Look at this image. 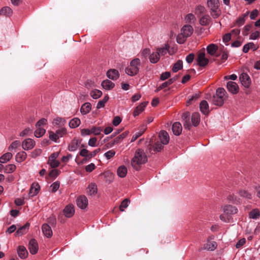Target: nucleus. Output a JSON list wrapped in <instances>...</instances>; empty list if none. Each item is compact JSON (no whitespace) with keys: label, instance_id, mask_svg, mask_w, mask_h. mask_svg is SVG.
I'll return each mask as SVG.
<instances>
[{"label":"nucleus","instance_id":"f257e3e1","mask_svg":"<svg viewBox=\"0 0 260 260\" xmlns=\"http://www.w3.org/2000/svg\"><path fill=\"white\" fill-rule=\"evenodd\" d=\"M147 156L144 151L141 149H137L131 160V165L133 169L139 171L143 165L147 161Z\"/></svg>","mask_w":260,"mask_h":260},{"label":"nucleus","instance_id":"f03ea898","mask_svg":"<svg viewBox=\"0 0 260 260\" xmlns=\"http://www.w3.org/2000/svg\"><path fill=\"white\" fill-rule=\"evenodd\" d=\"M223 213L220 215V219L224 222H229L231 220V215L235 214L238 212V209L230 205H225L221 207Z\"/></svg>","mask_w":260,"mask_h":260},{"label":"nucleus","instance_id":"7ed1b4c3","mask_svg":"<svg viewBox=\"0 0 260 260\" xmlns=\"http://www.w3.org/2000/svg\"><path fill=\"white\" fill-rule=\"evenodd\" d=\"M193 32V28L190 25H185L181 29L180 33L176 38L178 43L182 44L186 41V39L190 37Z\"/></svg>","mask_w":260,"mask_h":260},{"label":"nucleus","instance_id":"20e7f679","mask_svg":"<svg viewBox=\"0 0 260 260\" xmlns=\"http://www.w3.org/2000/svg\"><path fill=\"white\" fill-rule=\"evenodd\" d=\"M207 6L210 10V14L212 18L215 19L220 16L221 12L219 9V0H207Z\"/></svg>","mask_w":260,"mask_h":260},{"label":"nucleus","instance_id":"39448f33","mask_svg":"<svg viewBox=\"0 0 260 260\" xmlns=\"http://www.w3.org/2000/svg\"><path fill=\"white\" fill-rule=\"evenodd\" d=\"M141 61L139 58H135L133 59L125 69V73L131 76H134L137 75L139 71Z\"/></svg>","mask_w":260,"mask_h":260},{"label":"nucleus","instance_id":"423d86ee","mask_svg":"<svg viewBox=\"0 0 260 260\" xmlns=\"http://www.w3.org/2000/svg\"><path fill=\"white\" fill-rule=\"evenodd\" d=\"M226 91L223 88H219L216 90V93L213 95L212 99L213 103L216 106H222L227 96Z\"/></svg>","mask_w":260,"mask_h":260},{"label":"nucleus","instance_id":"0eeeda50","mask_svg":"<svg viewBox=\"0 0 260 260\" xmlns=\"http://www.w3.org/2000/svg\"><path fill=\"white\" fill-rule=\"evenodd\" d=\"M198 64L200 67H204L208 64L209 59L206 57V54L204 50L199 51L197 58Z\"/></svg>","mask_w":260,"mask_h":260},{"label":"nucleus","instance_id":"6e6552de","mask_svg":"<svg viewBox=\"0 0 260 260\" xmlns=\"http://www.w3.org/2000/svg\"><path fill=\"white\" fill-rule=\"evenodd\" d=\"M59 152L52 153L48 158V164L52 168H55L59 166L60 162L57 159L59 156Z\"/></svg>","mask_w":260,"mask_h":260},{"label":"nucleus","instance_id":"1a4fd4ad","mask_svg":"<svg viewBox=\"0 0 260 260\" xmlns=\"http://www.w3.org/2000/svg\"><path fill=\"white\" fill-rule=\"evenodd\" d=\"M76 204L79 208L81 209H84L87 207L88 201L85 196H81L76 199Z\"/></svg>","mask_w":260,"mask_h":260},{"label":"nucleus","instance_id":"9d476101","mask_svg":"<svg viewBox=\"0 0 260 260\" xmlns=\"http://www.w3.org/2000/svg\"><path fill=\"white\" fill-rule=\"evenodd\" d=\"M217 246L216 242L212 240V238L208 239L207 242L204 245L202 249L208 251H213L217 248Z\"/></svg>","mask_w":260,"mask_h":260},{"label":"nucleus","instance_id":"9b49d317","mask_svg":"<svg viewBox=\"0 0 260 260\" xmlns=\"http://www.w3.org/2000/svg\"><path fill=\"white\" fill-rule=\"evenodd\" d=\"M36 143L32 139L28 138L24 140L22 143V146L24 150H28L32 149L35 146Z\"/></svg>","mask_w":260,"mask_h":260},{"label":"nucleus","instance_id":"f8f14e48","mask_svg":"<svg viewBox=\"0 0 260 260\" xmlns=\"http://www.w3.org/2000/svg\"><path fill=\"white\" fill-rule=\"evenodd\" d=\"M75 212L74 206L73 204L67 205L63 210L64 216L67 218L72 217L74 215Z\"/></svg>","mask_w":260,"mask_h":260},{"label":"nucleus","instance_id":"ddd939ff","mask_svg":"<svg viewBox=\"0 0 260 260\" xmlns=\"http://www.w3.org/2000/svg\"><path fill=\"white\" fill-rule=\"evenodd\" d=\"M239 79L243 86L246 88H248L250 84V79L249 76L246 73H242Z\"/></svg>","mask_w":260,"mask_h":260},{"label":"nucleus","instance_id":"4468645a","mask_svg":"<svg viewBox=\"0 0 260 260\" xmlns=\"http://www.w3.org/2000/svg\"><path fill=\"white\" fill-rule=\"evenodd\" d=\"M158 138L161 144L167 145L170 140L168 133L165 131H161L158 134Z\"/></svg>","mask_w":260,"mask_h":260},{"label":"nucleus","instance_id":"2eb2a0df","mask_svg":"<svg viewBox=\"0 0 260 260\" xmlns=\"http://www.w3.org/2000/svg\"><path fill=\"white\" fill-rule=\"evenodd\" d=\"M227 89L232 94H236L239 91V86L234 81H229L226 84Z\"/></svg>","mask_w":260,"mask_h":260},{"label":"nucleus","instance_id":"dca6fc26","mask_svg":"<svg viewBox=\"0 0 260 260\" xmlns=\"http://www.w3.org/2000/svg\"><path fill=\"white\" fill-rule=\"evenodd\" d=\"M28 248L29 252L32 254H35L37 253L39 247L37 241L35 239H31L29 242Z\"/></svg>","mask_w":260,"mask_h":260},{"label":"nucleus","instance_id":"f3484780","mask_svg":"<svg viewBox=\"0 0 260 260\" xmlns=\"http://www.w3.org/2000/svg\"><path fill=\"white\" fill-rule=\"evenodd\" d=\"M182 121L183 123L184 127L186 129H189L191 127V124L190 122V114L189 112H185L183 114Z\"/></svg>","mask_w":260,"mask_h":260},{"label":"nucleus","instance_id":"a211bd4d","mask_svg":"<svg viewBox=\"0 0 260 260\" xmlns=\"http://www.w3.org/2000/svg\"><path fill=\"white\" fill-rule=\"evenodd\" d=\"M80 143V140L76 138L74 139L69 145L68 150L70 151H75L77 150Z\"/></svg>","mask_w":260,"mask_h":260},{"label":"nucleus","instance_id":"6ab92c4d","mask_svg":"<svg viewBox=\"0 0 260 260\" xmlns=\"http://www.w3.org/2000/svg\"><path fill=\"white\" fill-rule=\"evenodd\" d=\"M107 76L110 79L116 80L119 77V73L115 69H110L107 71Z\"/></svg>","mask_w":260,"mask_h":260},{"label":"nucleus","instance_id":"aec40b11","mask_svg":"<svg viewBox=\"0 0 260 260\" xmlns=\"http://www.w3.org/2000/svg\"><path fill=\"white\" fill-rule=\"evenodd\" d=\"M173 134L176 136H179L182 132V127L179 122H174L172 127Z\"/></svg>","mask_w":260,"mask_h":260},{"label":"nucleus","instance_id":"412c9836","mask_svg":"<svg viewBox=\"0 0 260 260\" xmlns=\"http://www.w3.org/2000/svg\"><path fill=\"white\" fill-rule=\"evenodd\" d=\"M42 230L44 235L47 238H50L52 236V231L51 227L46 223L43 224L42 226Z\"/></svg>","mask_w":260,"mask_h":260},{"label":"nucleus","instance_id":"4be33fe9","mask_svg":"<svg viewBox=\"0 0 260 260\" xmlns=\"http://www.w3.org/2000/svg\"><path fill=\"white\" fill-rule=\"evenodd\" d=\"M211 21L210 16L207 14H205L200 17L199 19V23L202 26H206L210 24Z\"/></svg>","mask_w":260,"mask_h":260},{"label":"nucleus","instance_id":"5701e85b","mask_svg":"<svg viewBox=\"0 0 260 260\" xmlns=\"http://www.w3.org/2000/svg\"><path fill=\"white\" fill-rule=\"evenodd\" d=\"M40 187L38 183H33L29 190V195L30 197L36 196L39 192Z\"/></svg>","mask_w":260,"mask_h":260},{"label":"nucleus","instance_id":"b1692460","mask_svg":"<svg viewBox=\"0 0 260 260\" xmlns=\"http://www.w3.org/2000/svg\"><path fill=\"white\" fill-rule=\"evenodd\" d=\"M29 227V224L28 223H26L17 230L15 233V236L19 237L25 234L28 231Z\"/></svg>","mask_w":260,"mask_h":260},{"label":"nucleus","instance_id":"393cba45","mask_svg":"<svg viewBox=\"0 0 260 260\" xmlns=\"http://www.w3.org/2000/svg\"><path fill=\"white\" fill-rule=\"evenodd\" d=\"M101 86L105 90H110L114 87L115 84L110 80L106 79L102 82Z\"/></svg>","mask_w":260,"mask_h":260},{"label":"nucleus","instance_id":"a878e982","mask_svg":"<svg viewBox=\"0 0 260 260\" xmlns=\"http://www.w3.org/2000/svg\"><path fill=\"white\" fill-rule=\"evenodd\" d=\"M147 103L148 102H143L141 103L139 106H138L134 111V116L136 117L137 116L139 115L141 113H142L144 110L146 106Z\"/></svg>","mask_w":260,"mask_h":260},{"label":"nucleus","instance_id":"bb28decb","mask_svg":"<svg viewBox=\"0 0 260 260\" xmlns=\"http://www.w3.org/2000/svg\"><path fill=\"white\" fill-rule=\"evenodd\" d=\"M17 253L19 256L24 259L27 257L28 252L26 248L23 246H19L17 248Z\"/></svg>","mask_w":260,"mask_h":260},{"label":"nucleus","instance_id":"cd10ccee","mask_svg":"<svg viewBox=\"0 0 260 260\" xmlns=\"http://www.w3.org/2000/svg\"><path fill=\"white\" fill-rule=\"evenodd\" d=\"M200 109L201 112L203 114L206 115L208 114L209 112V105L207 101L203 100L200 103Z\"/></svg>","mask_w":260,"mask_h":260},{"label":"nucleus","instance_id":"c85d7f7f","mask_svg":"<svg viewBox=\"0 0 260 260\" xmlns=\"http://www.w3.org/2000/svg\"><path fill=\"white\" fill-rule=\"evenodd\" d=\"M127 173V170L125 166L119 167L117 170V175L120 178H124L126 176Z\"/></svg>","mask_w":260,"mask_h":260},{"label":"nucleus","instance_id":"c756f323","mask_svg":"<svg viewBox=\"0 0 260 260\" xmlns=\"http://www.w3.org/2000/svg\"><path fill=\"white\" fill-rule=\"evenodd\" d=\"M91 109V105L89 103H86L82 105L80 108V112L83 115L88 113Z\"/></svg>","mask_w":260,"mask_h":260},{"label":"nucleus","instance_id":"7c9ffc66","mask_svg":"<svg viewBox=\"0 0 260 260\" xmlns=\"http://www.w3.org/2000/svg\"><path fill=\"white\" fill-rule=\"evenodd\" d=\"M13 157V154L11 152H7L4 154L0 157V162L1 164H5L9 161Z\"/></svg>","mask_w":260,"mask_h":260},{"label":"nucleus","instance_id":"2f4dec72","mask_svg":"<svg viewBox=\"0 0 260 260\" xmlns=\"http://www.w3.org/2000/svg\"><path fill=\"white\" fill-rule=\"evenodd\" d=\"M207 51L211 55H214L218 49V46L214 44H210L207 47Z\"/></svg>","mask_w":260,"mask_h":260},{"label":"nucleus","instance_id":"473e14b6","mask_svg":"<svg viewBox=\"0 0 260 260\" xmlns=\"http://www.w3.org/2000/svg\"><path fill=\"white\" fill-rule=\"evenodd\" d=\"M206 12L205 7L202 5H198L194 9V13L197 16H202Z\"/></svg>","mask_w":260,"mask_h":260},{"label":"nucleus","instance_id":"72a5a7b5","mask_svg":"<svg viewBox=\"0 0 260 260\" xmlns=\"http://www.w3.org/2000/svg\"><path fill=\"white\" fill-rule=\"evenodd\" d=\"M98 191L96 185L94 183H91L88 185L87 192L90 196H94Z\"/></svg>","mask_w":260,"mask_h":260},{"label":"nucleus","instance_id":"f704fd0d","mask_svg":"<svg viewBox=\"0 0 260 260\" xmlns=\"http://www.w3.org/2000/svg\"><path fill=\"white\" fill-rule=\"evenodd\" d=\"M191 122L193 126H197L200 122V115L198 112H194L192 114Z\"/></svg>","mask_w":260,"mask_h":260},{"label":"nucleus","instance_id":"c9c22d12","mask_svg":"<svg viewBox=\"0 0 260 260\" xmlns=\"http://www.w3.org/2000/svg\"><path fill=\"white\" fill-rule=\"evenodd\" d=\"M26 153L24 151H21L16 154L15 159L18 162H21L26 159Z\"/></svg>","mask_w":260,"mask_h":260},{"label":"nucleus","instance_id":"e433bc0d","mask_svg":"<svg viewBox=\"0 0 260 260\" xmlns=\"http://www.w3.org/2000/svg\"><path fill=\"white\" fill-rule=\"evenodd\" d=\"M12 13V10L9 7H4L0 11V15L5 16H10Z\"/></svg>","mask_w":260,"mask_h":260},{"label":"nucleus","instance_id":"4c0bfd02","mask_svg":"<svg viewBox=\"0 0 260 260\" xmlns=\"http://www.w3.org/2000/svg\"><path fill=\"white\" fill-rule=\"evenodd\" d=\"M159 58V54L156 52H153L150 54L149 60L150 62L152 63H155L157 62Z\"/></svg>","mask_w":260,"mask_h":260},{"label":"nucleus","instance_id":"58836bf2","mask_svg":"<svg viewBox=\"0 0 260 260\" xmlns=\"http://www.w3.org/2000/svg\"><path fill=\"white\" fill-rule=\"evenodd\" d=\"M81 121L78 118H74L69 122V126L72 128L77 127L80 124Z\"/></svg>","mask_w":260,"mask_h":260},{"label":"nucleus","instance_id":"ea45409f","mask_svg":"<svg viewBox=\"0 0 260 260\" xmlns=\"http://www.w3.org/2000/svg\"><path fill=\"white\" fill-rule=\"evenodd\" d=\"M239 195L244 198L250 199L252 198V194L245 189H241L238 192Z\"/></svg>","mask_w":260,"mask_h":260},{"label":"nucleus","instance_id":"a19ab883","mask_svg":"<svg viewBox=\"0 0 260 260\" xmlns=\"http://www.w3.org/2000/svg\"><path fill=\"white\" fill-rule=\"evenodd\" d=\"M16 166L14 164H9L4 167V172L6 173H11L16 170Z\"/></svg>","mask_w":260,"mask_h":260},{"label":"nucleus","instance_id":"79ce46f5","mask_svg":"<svg viewBox=\"0 0 260 260\" xmlns=\"http://www.w3.org/2000/svg\"><path fill=\"white\" fill-rule=\"evenodd\" d=\"M53 123L58 126H61L66 123V120L64 118L57 117L53 119Z\"/></svg>","mask_w":260,"mask_h":260},{"label":"nucleus","instance_id":"37998d69","mask_svg":"<svg viewBox=\"0 0 260 260\" xmlns=\"http://www.w3.org/2000/svg\"><path fill=\"white\" fill-rule=\"evenodd\" d=\"M169 46L165 45L164 46L161 48H158L156 50V52L160 55H164L168 52Z\"/></svg>","mask_w":260,"mask_h":260},{"label":"nucleus","instance_id":"c03bdc74","mask_svg":"<svg viewBox=\"0 0 260 260\" xmlns=\"http://www.w3.org/2000/svg\"><path fill=\"white\" fill-rule=\"evenodd\" d=\"M250 49H252L253 50L256 49L255 47V45L252 42H250V43H248L245 44L243 46V51L244 53H247V52H248V51H249V50Z\"/></svg>","mask_w":260,"mask_h":260},{"label":"nucleus","instance_id":"a18cd8bd","mask_svg":"<svg viewBox=\"0 0 260 260\" xmlns=\"http://www.w3.org/2000/svg\"><path fill=\"white\" fill-rule=\"evenodd\" d=\"M102 95V92L98 89H94L90 92V95L93 99H98Z\"/></svg>","mask_w":260,"mask_h":260},{"label":"nucleus","instance_id":"49530a36","mask_svg":"<svg viewBox=\"0 0 260 260\" xmlns=\"http://www.w3.org/2000/svg\"><path fill=\"white\" fill-rule=\"evenodd\" d=\"M184 20L186 23H191L195 21L196 17L193 14L189 13L185 16Z\"/></svg>","mask_w":260,"mask_h":260},{"label":"nucleus","instance_id":"de8ad7c7","mask_svg":"<svg viewBox=\"0 0 260 260\" xmlns=\"http://www.w3.org/2000/svg\"><path fill=\"white\" fill-rule=\"evenodd\" d=\"M46 132V130L42 127H37L36 130L35 132V136L37 138H40L42 137Z\"/></svg>","mask_w":260,"mask_h":260},{"label":"nucleus","instance_id":"09e8293b","mask_svg":"<svg viewBox=\"0 0 260 260\" xmlns=\"http://www.w3.org/2000/svg\"><path fill=\"white\" fill-rule=\"evenodd\" d=\"M109 96L106 95L102 100L99 101L96 105L97 109H101L105 106V103L108 101Z\"/></svg>","mask_w":260,"mask_h":260},{"label":"nucleus","instance_id":"8fccbe9b","mask_svg":"<svg viewBox=\"0 0 260 260\" xmlns=\"http://www.w3.org/2000/svg\"><path fill=\"white\" fill-rule=\"evenodd\" d=\"M182 68V61L181 60H178L176 62L173 66L172 68V71L173 72H177L179 70L181 69Z\"/></svg>","mask_w":260,"mask_h":260},{"label":"nucleus","instance_id":"3c124183","mask_svg":"<svg viewBox=\"0 0 260 260\" xmlns=\"http://www.w3.org/2000/svg\"><path fill=\"white\" fill-rule=\"evenodd\" d=\"M20 145V142L19 141L16 140L12 143L9 146L8 149L10 151L15 150Z\"/></svg>","mask_w":260,"mask_h":260},{"label":"nucleus","instance_id":"603ef678","mask_svg":"<svg viewBox=\"0 0 260 260\" xmlns=\"http://www.w3.org/2000/svg\"><path fill=\"white\" fill-rule=\"evenodd\" d=\"M249 217L252 219H257L259 217V212L257 210H253L249 213Z\"/></svg>","mask_w":260,"mask_h":260},{"label":"nucleus","instance_id":"864d4df0","mask_svg":"<svg viewBox=\"0 0 260 260\" xmlns=\"http://www.w3.org/2000/svg\"><path fill=\"white\" fill-rule=\"evenodd\" d=\"M130 201L128 199H125L121 203L119 209L121 211H124V209L127 207L128 206V204L129 203Z\"/></svg>","mask_w":260,"mask_h":260},{"label":"nucleus","instance_id":"5fc2aeb1","mask_svg":"<svg viewBox=\"0 0 260 260\" xmlns=\"http://www.w3.org/2000/svg\"><path fill=\"white\" fill-rule=\"evenodd\" d=\"M248 14H249L248 12H247L242 16L239 17L238 18V19L237 20V23L239 25H243L245 21V18L248 15Z\"/></svg>","mask_w":260,"mask_h":260},{"label":"nucleus","instance_id":"6e6d98bb","mask_svg":"<svg viewBox=\"0 0 260 260\" xmlns=\"http://www.w3.org/2000/svg\"><path fill=\"white\" fill-rule=\"evenodd\" d=\"M90 129L91 134H93L94 135H99L102 131V129L100 127L93 126Z\"/></svg>","mask_w":260,"mask_h":260},{"label":"nucleus","instance_id":"4d7b16f0","mask_svg":"<svg viewBox=\"0 0 260 260\" xmlns=\"http://www.w3.org/2000/svg\"><path fill=\"white\" fill-rule=\"evenodd\" d=\"M55 133L59 138H61L67 134V129L62 127L57 130Z\"/></svg>","mask_w":260,"mask_h":260},{"label":"nucleus","instance_id":"13d9d810","mask_svg":"<svg viewBox=\"0 0 260 260\" xmlns=\"http://www.w3.org/2000/svg\"><path fill=\"white\" fill-rule=\"evenodd\" d=\"M163 148V144L156 142L153 146V151L155 152L160 151Z\"/></svg>","mask_w":260,"mask_h":260},{"label":"nucleus","instance_id":"bf43d9fd","mask_svg":"<svg viewBox=\"0 0 260 260\" xmlns=\"http://www.w3.org/2000/svg\"><path fill=\"white\" fill-rule=\"evenodd\" d=\"M115 154V151L113 150H110L105 153L104 156L107 159H110L113 157Z\"/></svg>","mask_w":260,"mask_h":260},{"label":"nucleus","instance_id":"052dcab7","mask_svg":"<svg viewBox=\"0 0 260 260\" xmlns=\"http://www.w3.org/2000/svg\"><path fill=\"white\" fill-rule=\"evenodd\" d=\"M49 138L54 142L57 143L58 142V140L59 139V138L56 135V133H54L52 132H51L49 133Z\"/></svg>","mask_w":260,"mask_h":260},{"label":"nucleus","instance_id":"680f3d73","mask_svg":"<svg viewBox=\"0 0 260 260\" xmlns=\"http://www.w3.org/2000/svg\"><path fill=\"white\" fill-rule=\"evenodd\" d=\"M60 174V171L56 169L52 170L49 174V175L51 178H56L59 174Z\"/></svg>","mask_w":260,"mask_h":260},{"label":"nucleus","instance_id":"e2e57ef3","mask_svg":"<svg viewBox=\"0 0 260 260\" xmlns=\"http://www.w3.org/2000/svg\"><path fill=\"white\" fill-rule=\"evenodd\" d=\"M150 50L148 48H145L141 51V55L144 58H147L148 56H150Z\"/></svg>","mask_w":260,"mask_h":260},{"label":"nucleus","instance_id":"0e129e2a","mask_svg":"<svg viewBox=\"0 0 260 260\" xmlns=\"http://www.w3.org/2000/svg\"><path fill=\"white\" fill-rule=\"evenodd\" d=\"M47 120L45 118H42L40 119L36 123V127H41L42 126L46 124Z\"/></svg>","mask_w":260,"mask_h":260},{"label":"nucleus","instance_id":"69168bd1","mask_svg":"<svg viewBox=\"0 0 260 260\" xmlns=\"http://www.w3.org/2000/svg\"><path fill=\"white\" fill-rule=\"evenodd\" d=\"M60 183L58 181H56L53 183L51 185V188L52 192H56L59 188Z\"/></svg>","mask_w":260,"mask_h":260},{"label":"nucleus","instance_id":"338daca9","mask_svg":"<svg viewBox=\"0 0 260 260\" xmlns=\"http://www.w3.org/2000/svg\"><path fill=\"white\" fill-rule=\"evenodd\" d=\"M145 130V128L142 131H139L138 132H136L132 137L131 142H134L136 141L139 137H140L142 134L143 133L144 131Z\"/></svg>","mask_w":260,"mask_h":260},{"label":"nucleus","instance_id":"774afa93","mask_svg":"<svg viewBox=\"0 0 260 260\" xmlns=\"http://www.w3.org/2000/svg\"><path fill=\"white\" fill-rule=\"evenodd\" d=\"M31 133V129L29 128H26L23 131H22L20 134V136L21 137H25L26 136H28Z\"/></svg>","mask_w":260,"mask_h":260}]
</instances>
